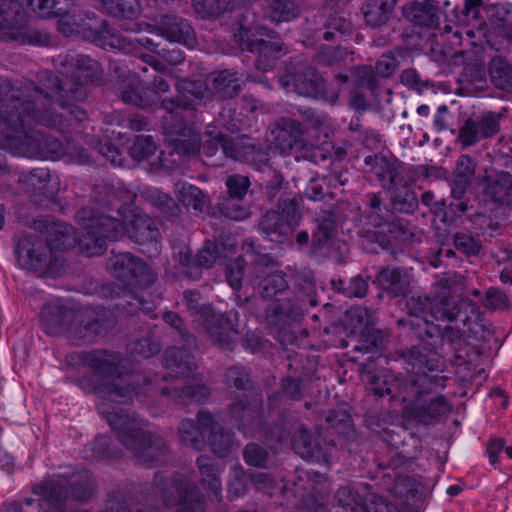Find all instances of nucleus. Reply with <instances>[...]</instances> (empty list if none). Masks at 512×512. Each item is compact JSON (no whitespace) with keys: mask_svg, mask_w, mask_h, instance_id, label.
Listing matches in <instances>:
<instances>
[{"mask_svg":"<svg viewBox=\"0 0 512 512\" xmlns=\"http://www.w3.org/2000/svg\"><path fill=\"white\" fill-rule=\"evenodd\" d=\"M73 319L67 340L74 346L96 343L107 334V321L93 311L76 310Z\"/></svg>","mask_w":512,"mask_h":512,"instance_id":"nucleus-18","label":"nucleus"},{"mask_svg":"<svg viewBox=\"0 0 512 512\" xmlns=\"http://www.w3.org/2000/svg\"><path fill=\"white\" fill-rule=\"evenodd\" d=\"M28 5L41 17H64L73 6V0H28Z\"/></svg>","mask_w":512,"mask_h":512,"instance_id":"nucleus-54","label":"nucleus"},{"mask_svg":"<svg viewBox=\"0 0 512 512\" xmlns=\"http://www.w3.org/2000/svg\"><path fill=\"white\" fill-rule=\"evenodd\" d=\"M266 13L273 22H289L299 16V9L290 0H265Z\"/></svg>","mask_w":512,"mask_h":512,"instance_id":"nucleus-53","label":"nucleus"},{"mask_svg":"<svg viewBox=\"0 0 512 512\" xmlns=\"http://www.w3.org/2000/svg\"><path fill=\"white\" fill-rule=\"evenodd\" d=\"M146 199L166 219L172 222L179 219L182 210L176 200L170 195L161 192L158 189H152L146 192Z\"/></svg>","mask_w":512,"mask_h":512,"instance_id":"nucleus-48","label":"nucleus"},{"mask_svg":"<svg viewBox=\"0 0 512 512\" xmlns=\"http://www.w3.org/2000/svg\"><path fill=\"white\" fill-rule=\"evenodd\" d=\"M162 396H168L176 403L189 404L201 402L210 396V389L201 383L178 386L172 384L160 389Z\"/></svg>","mask_w":512,"mask_h":512,"instance_id":"nucleus-40","label":"nucleus"},{"mask_svg":"<svg viewBox=\"0 0 512 512\" xmlns=\"http://www.w3.org/2000/svg\"><path fill=\"white\" fill-rule=\"evenodd\" d=\"M364 163L370 167V172L377 177L384 190H392L406 180L404 165L397 158L369 155L365 157Z\"/></svg>","mask_w":512,"mask_h":512,"instance_id":"nucleus-22","label":"nucleus"},{"mask_svg":"<svg viewBox=\"0 0 512 512\" xmlns=\"http://www.w3.org/2000/svg\"><path fill=\"white\" fill-rule=\"evenodd\" d=\"M219 213L232 220H244L249 217L250 210L245 199H234L229 195H222L217 203Z\"/></svg>","mask_w":512,"mask_h":512,"instance_id":"nucleus-56","label":"nucleus"},{"mask_svg":"<svg viewBox=\"0 0 512 512\" xmlns=\"http://www.w3.org/2000/svg\"><path fill=\"white\" fill-rule=\"evenodd\" d=\"M453 244L459 252L467 257L477 256L482 248L479 238L465 232L455 233L453 235Z\"/></svg>","mask_w":512,"mask_h":512,"instance_id":"nucleus-62","label":"nucleus"},{"mask_svg":"<svg viewBox=\"0 0 512 512\" xmlns=\"http://www.w3.org/2000/svg\"><path fill=\"white\" fill-rule=\"evenodd\" d=\"M110 293L112 298H121L122 301L116 306L122 309L124 312L130 315H135L139 312H143L150 318H155L153 303L145 300L139 294L121 287L119 285H112L110 287Z\"/></svg>","mask_w":512,"mask_h":512,"instance_id":"nucleus-36","label":"nucleus"},{"mask_svg":"<svg viewBox=\"0 0 512 512\" xmlns=\"http://www.w3.org/2000/svg\"><path fill=\"white\" fill-rule=\"evenodd\" d=\"M0 40L20 45L44 46L49 35L30 27L24 21L14 0H0Z\"/></svg>","mask_w":512,"mask_h":512,"instance_id":"nucleus-11","label":"nucleus"},{"mask_svg":"<svg viewBox=\"0 0 512 512\" xmlns=\"http://www.w3.org/2000/svg\"><path fill=\"white\" fill-rule=\"evenodd\" d=\"M120 97L124 103L141 108L151 106L158 99L157 92L153 87L141 81L125 85L120 93Z\"/></svg>","mask_w":512,"mask_h":512,"instance_id":"nucleus-43","label":"nucleus"},{"mask_svg":"<svg viewBox=\"0 0 512 512\" xmlns=\"http://www.w3.org/2000/svg\"><path fill=\"white\" fill-rule=\"evenodd\" d=\"M394 5L393 0H366L362 7L365 23L372 28L386 24L393 12Z\"/></svg>","mask_w":512,"mask_h":512,"instance_id":"nucleus-44","label":"nucleus"},{"mask_svg":"<svg viewBox=\"0 0 512 512\" xmlns=\"http://www.w3.org/2000/svg\"><path fill=\"white\" fill-rule=\"evenodd\" d=\"M179 201L187 208L193 209L195 213L203 212L207 197L204 192L197 186L188 183H178Z\"/></svg>","mask_w":512,"mask_h":512,"instance_id":"nucleus-55","label":"nucleus"},{"mask_svg":"<svg viewBox=\"0 0 512 512\" xmlns=\"http://www.w3.org/2000/svg\"><path fill=\"white\" fill-rule=\"evenodd\" d=\"M402 356L413 371V374L406 379H411L413 376L420 373L434 375L440 372V357L436 353H424L420 346L410 347L403 352Z\"/></svg>","mask_w":512,"mask_h":512,"instance_id":"nucleus-38","label":"nucleus"},{"mask_svg":"<svg viewBox=\"0 0 512 512\" xmlns=\"http://www.w3.org/2000/svg\"><path fill=\"white\" fill-rule=\"evenodd\" d=\"M163 366L172 378L189 377L196 369L194 356L186 348L170 347L163 355Z\"/></svg>","mask_w":512,"mask_h":512,"instance_id":"nucleus-33","label":"nucleus"},{"mask_svg":"<svg viewBox=\"0 0 512 512\" xmlns=\"http://www.w3.org/2000/svg\"><path fill=\"white\" fill-rule=\"evenodd\" d=\"M258 228L264 238L271 242L284 244L292 241L293 233L290 226L278 211H267L260 218Z\"/></svg>","mask_w":512,"mask_h":512,"instance_id":"nucleus-34","label":"nucleus"},{"mask_svg":"<svg viewBox=\"0 0 512 512\" xmlns=\"http://www.w3.org/2000/svg\"><path fill=\"white\" fill-rule=\"evenodd\" d=\"M483 192L489 201L512 208V174L504 172L488 178Z\"/></svg>","mask_w":512,"mask_h":512,"instance_id":"nucleus-39","label":"nucleus"},{"mask_svg":"<svg viewBox=\"0 0 512 512\" xmlns=\"http://www.w3.org/2000/svg\"><path fill=\"white\" fill-rule=\"evenodd\" d=\"M375 283L392 297L406 296L410 287V275L401 267H382L376 274Z\"/></svg>","mask_w":512,"mask_h":512,"instance_id":"nucleus-32","label":"nucleus"},{"mask_svg":"<svg viewBox=\"0 0 512 512\" xmlns=\"http://www.w3.org/2000/svg\"><path fill=\"white\" fill-rule=\"evenodd\" d=\"M61 109L51 100V95L34 83L14 87L9 82L0 85V120L10 130L18 133L5 138L4 146L14 155L29 158L63 159V142L58 138L34 129L35 124L56 128L62 132L66 127L44 124L38 115L60 113Z\"/></svg>","mask_w":512,"mask_h":512,"instance_id":"nucleus-1","label":"nucleus"},{"mask_svg":"<svg viewBox=\"0 0 512 512\" xmlns=\"http://www.w3.org/2000/svg\"><path fill=\"white\" fill-rule=\"evenodd\" d=\"M446 381V376L425 373L399 381L398 397L403 402H409L403 411L406 419L421 425H431L439 422L445 414L449 413L452 406L444 396H436L430 400L424 399V396L443 389Z\"/></svg>","mask_w":512,"mask_h":512,"instance_id":"nucleus-6","label":"nucleus"},{"mask_svg":"<svg viewBox=\"0 0 512 512\" xmlns=\"http://www.w3.org/2000/svg\"><path fill=\"white\" fill-rule=\"evenodd\" d=\"M103 8L113 17L132 19L140 11L138 0H102Z\"/></svg>","mask_w":512,"mask_h":512,"instance_id":"nucleus-57","label":"nucleus"},{"mask_svg":"<svg viewBox=\"0 0 512 512\" xmlns=\"http://www.w3.org/2000/svg\"><path fill=\"white\" fill-rule=\"evenodd\" d=\"M257 33L272 40L252 39L242 43L243 49L257 53L256 67L261 71L271 70L281 55L287 52L284 43L278 38L277 33L267 27L258 28Z\"/></svg>","mask_w":512,"mask_h":512,"instance_id":"nucleus-20","label":"nucleus"},{"mask_svg":"<svg viewBox=\"0 0 512 512\" xmlns=\"http://www.w3.org/2000/svg\"><path fill=\"white\" fill-rule=\"evenodd\" d=\"M32 492L47 503L53 512H65L68 497L85 502L95 492V479L87 470H80L73 473L69 478L45 480L36 484Z\"/></svg>","mask_w":512,"mask_h":512,"instance_id":"nucleus-9","label":"nucleus"},{"mask_svg":"<svg viewBox=\"0 0 512 512\" xmlns=\"http://www.w3.org/2000/svg\"><path fill=\"white\" fill-rule=\"evenodd\" d=\"M323 39L325 41H335L337 37L351 34L353 24L350 15L344 11L331 13L323 26Z\"/></svg>","mask_w":512,"mask_h":512,"instance_id":"nucleus-47","label":"nucleus"},{"mask_svg":"<svg viewBox=\"0 0 512 512\" xmlns=\"http://www.w3.org/2000/svg\"><path fill=\"white\" fill-rule=\"evenodd\" d=\"M157 31L167 40L189 48L197 44L195 31L189 21L175 14L162 15L157 24Z\"/></svg>","mask_w":512,"mask_h":512,"instance_id":"nucleus-24","label":"nucleus"},{"mask_svg":"<svg viewBox=\"0 0 512 512\" xmlns=\"http://www.w3.org/2000/svg\"><path fill=\"white\" fill-rule=\"evenodd\" d=\"M381 437L388 445L400 453L406 452L407 438L413 439V435L405 427L395 424L390 425V428H386L385 433Z\"/></svg>","mask_w":512,"mask_h":512,"instance_id":"nucleus-63","label":"nucleus"},{"mask_svg":"<svg viewBox=\"0 0 512 512\" xmlns=\"http://www.w3.org/2000/svg\"><path fill=\"white\" fill-rule=\"evenodd\" d=\"M161 108L165 110L162 120L163 129L178 154L189 156L201 149L204 155L213 156L221 148L216 139L222 133L217 132L215 127L207 130L206 133L210 139L200 145L199 134L185 120V114L193 111L189 101L180 97L165 98L161 102Z\"/></svg>","mask_w":512,"mask_h":512,"instance_id":"nucleus-7","label":"nucleus"},{"mask_svg":"<svg viewBox=\"0 0 512 512\" xmlns=\"http://www.w3.org/2000/svg\"><path fill=\"white\" fill-rule=\"evenodd\" d=\"M78 362L88 367L103 380L94 391L103 400L126 404L142 394L157 391L154 381L140 373H123V356L108 349H94L77 354Z\"/></svg>","mask_w":512,"mask_h":512,"instance_id":"nucleus-3","label":"nucleus"},{"mask_svg":"<svg viewBox=\"0 0 512 512\" xmlns=\"http://www.w3.org/2000/svg\"><path fill=\"white\" fill-rule=\"evenodd\" d=\"M87 32L88 38L103 49L123 52H130L132 49V41L116 29L110 28L106 20H101L95 27L87 28Z\"/></svg>","mask_w":512,"mask_h":512,"instance_id":"nucleus-30","label":"nucleus"},{"mask_svg":"<svg viewBox=\"0 0 512 512\" xmlns=\"http://www.w3.org/2000/svg\"><path fill=\"white\" fill-rule=\"evenodd\" d=\"M370 488L367 483L343 486L337 490L335 499L348 512H388L387 505L376 502V495Z\"/></svg>","mask_w":512,"mask_h":512,"instance_id":"nucleus-19","label":"nucleus"},{"mask_svg":"<svg viewBox=\"0 0 512 512\" xmlns=\"http://www.w3.org/2000/svg\"><path fill=\"white\" fill-rule=\"evenodd\" d=\"M261 404L260 394H247L230 405L231 417L240 431L255 432L254 426L261 423Z\"/></svg>","mask_w":512,"mask_h":512,"instance_id":"nucleus-23","label":"nucleus"},{"mask_svg":"<svg viewBox=\"0 0 512 512\" xmlns=\"http://www.w3.org/2000/svg\"><path fill=\"white\" fill-rule=\"evenodd\" d=\"M443 301L426 295H412L406 300L405 309L409 316L416 318L414 321H422L427 316L440 320L445 315Z\"/></svg>","mask_w":512,"mask_h":512,"instance_id":"nucleus-35","label":"nucleus"},{"mask_svg":"<svg viewBox=\"0 0 512 512\" xmlns=\"http://www.w3.org/2000/svg\"><path fill=\"white\" fill-rule=\"evenodd\" d=\"M77 223L86 231L85 246L93 254H99L106 249V241H116L124 235L125 226L114 217L83 207L76 212Z\"/></svg>","mask_w":512,"mask_h":512,"instance_id":"nucleus-10","label":"nucleus"},{"mask_svg":"<svg viewBox=\"0 0 512 512\" xmlns=\"http://www.w3.org/2000/svg\"><path fill=\"white\" fill-rule=\"evenodd\" d=\"M272 257L260 258L253 268L251 282L263 299H276L283 295L289 288L287 275L284 271L274 268Z\"/></svg>","mask_w":512,"mask_h":512,"instance_id":"nucleus-14","label":"nucleus"},{"mask_svg":"<svg viewBox=\"0 0 512 512\" xmlns=\"http://www.w3.org/2000/svg\"><path fill=\"white\" fill-rule=\"evenodd\" d=\"M200 473V481L214 494L215 498L222 499V483L217 461L209 455H200L196 460Z\"/></svg>","mask_w":512,"mask_h":512,"instance_id":"nucleus-42","label":"nucleus"},{"mask_svg":"<svg viewBox=\"0 0 512 512\" xmlns=\"http://www.w3.org/2000/svg\"><path fill=\"white\" fill-rule=\"evenodd\" d=\"M314 278L310 273L297 275L295 298H285L270 305L266 312L267 325L282 346L294 345L307 306H316Z\"/></svg>","mask_w":512,"mask_h":512,"instance_id":"nucleus-5","label":"nucleus"},{"mask_svg":"<svg viewBox=\"0 0 512 512\" xmlns=\"http://www.w3.org/2000/svg\"><path fill=\"white\" fill-rule=\"evenodd\" d=\"M212 85L216 95L221 99H233L242 90L237 73L228 70L218 72L213 79Z\"/></svg>","mask_w":512,"mask_h":512,"instance_id":"nucleus-52","label":"nucleus"},{"mask_svg":"<svg viewBox=\"0 0 512 512\" xmlns=\"http://www.w3.org/2000/svg\"><path fill=\"white\" fill-rule=\"evenodd\" d=\"M54 239L46 240L37 234H21L15 240V256L25 268L38 271L50 268L52 248L65 250L72 245V227L56 223L52 227Z\"/></svg>","mask_w":512,"mask_h":512,"instance_id":"nucleus-8","label":"nucleus"},{"mask_svg":"<svg viewBox=\"0 0 512 512\" xmlns=\"http://www.w3.org/2000/svg\"><path fill=\"white\" fill-rule=\"evenodd\" d=\"M410 329L413 331L415 336L431 350H438L443 348L442 327L434 324L428 319L422 321H407Z\"/></svg>","mask_w":512,"mask_h":512,"instance_id":"nucleus-45","label":"nucleus"},{"mask_svg":"<svg viewBox=\"0 0 512 512\" xmlns=\"http://www.w3.org/2000/svg\"><path fill=\"white\" fill-rule=\"evenodd\" d=\"M383 212L386 210L366 211L364 218L368 226L375 228V231L367 230L372 234V241L377 242L383 248H387L392 240L397 238L398 232H404V226L400 220L387 221Z\"/></svg>","mask_w":512,"mask_h":512,"instance_id":"nucleus-28","label":"nucleus"},{"mask_svg":"<svg viewBox=\"0 0 512 512\" xmlns=\"http://www.w3.org/2000/svg\"><path fill=\"white\" fill-rule=\"evenodd\" d=\"M198 420L203 428H209L206 442H208L211 451L218 457H226L232 449L234 434L225 430L209 411L200 410Z\"/></svg>","mask_w":512,"mask_h":512,"instance_id":"nucleus-26","label":"nucleus"},{"mask_svg":"<svg viewBox=\"0 0 512 512\" xmlns=\"http://www.w3.org/2000/svg\"><path fill=\"white\" fill-rule=\"evenodd\" d=\"M278 209V212L283 216L284 221L289 224L293 233L302 219L298 200L296 198L282 199L278 204Z\"/></svg>","mask_w":512,"mask_h":512,"instance_id":"nucleus-60","label":"nucleus"},{"mask_svg":"<svg viewBox=\"0 0 512 512\" xmlns=\"http://www.w3.org/2000/svg\"><path fill=\"white\" fill-rule=\"evenodd\" d=\"M278 132L275 145L282 154H290L293 150L303 148L305 129L300 120L291 117H282L278 120Z\"/></svg>","mask_w":512,"mask_h":512,"instance_id":"nucleus-29","label":"nucleus"},{"mask_svg":"<svg viewBox=\"0 0 512 512\" xmlns=\"http://www.w3.org/2000/svg\"><path fill=\"white\" fill-rule=\"evenodd\" d=\"M182 442L197 451L206 447V434L209 428H203L199 420L195 423L191 419H183L178 427Z\"/></svg>","mask_w":512,"mask_h":512,"instance_id":"nucleus-46","label":"nucleus"},{"mask_svg":"<svg viewBox=\"0 0 512 512\" xmlns=\"http://www.w3.org/2000/svg\"><path fill=\"white\" fill-rule=\"evenodd\" d=\"M293 450L308 461L328 465L334 444L326 441L320 433H312L305 427H298L292 437Z\"/></svg>","mask_w":512,"mask_h":512,"instance_id":"nucleus-17","label":"nucleus"},{"mask_svg":"<svg viewBox=\"0 0 512 512\" xmlns=\"http://www.w3.org/2000/svg\"><path fill=\"white\" fill-rule=\"evenodd\" d=\"M224 383L227 388H234L236 391L247 394H258L254 390V384L249 371L240 365H233L226 369Z\"/></svg>","mask_w":512,"mask_h":512,"instance_id":"nucleus-50","label":"nucleus"},{"mask_svg":"<svg viewBox=\"0 0 512 512\" xmlns=\"http://www.w3.org/2000/svg\"><path fill=\"white\" fill-rule=\"evenodd\" d=\"M391 191V205L399 213L410 214L418 207V198L416 193L409 187L404 180L400 185H396Z\"/></svg>","mask_w":512,"mask_h":512,"instance_id":"nucleus-49","label":"nucleus"},{"mask_svg":"<svg viewBox=\"0 0 512 512\" xmlns=\"http://www.w3.org/2000/svg\"><path fill=\"white\" fill-rule=\"evenodd\" d=\"M76 309L70 302L62 299L45 304L40 312L42 330L50 336L68 337L75 317Z\"/></svg>","mask_w":512,"mask_h":512,"instance_id":"nucleus-21","label":"nucleus"},{"mask_svg":"<svg viewBox=\"0 0 512 512\" xmlns=\"http://www.w3.org/2000/svg\"><path fill=\"white\" fill-rule=\"evenodd\" d=\"M97 410L139 464L156 467L169 462L171 452L167 441L146 430V422L136 413L122 407H108L104 401L97 405Z\"/></svg>","mask_w":512,"mask_h":512,"instance_id":"nucleus-4","label":"nucleus"},{"mask_svg":"<svg viewBox=\"0 0 512 512\" xmlns=\"http://www.w3.org/2000/svg\"><path fill=\"white\" fill-rule=\"evenodd\" d=\"M484 18L479 25L495 36L507 38L510 35V11L502 4L487 5L483 9Z\"/></svg>","mask_w":512,"mask_h":512,"instance_id":"nucleus-37","label":"nucleus"},{"mask_svg":"<svg viewBox=\"0 0 512 512\" xmlns=\"http://www.w3.org/2000/svg\"><path fill=\"white\" fill-rule=\"evenodd\" d=\"M92 456L97 460H113L120 458L122 451L117 448L110 437L99 435L89 444Z\"/></svg>","mask_w":512,"mask_h":512,"instance_id":"nucleus-58","label":"nucleus"},{"mask_svg":"<svg viewBox=\"0 0 512 512\" xmlns=\"http://www.w3.org/2000/svg\"><path fill=\"white\" fill-rule=\"evenodd\" d=\"M107 269L113 277L138 288H148L156 280L150 267L129 252L113 254L107 261Z\"/></svg>","mask_w":512,"mask_h":512,"instance_id":"nucleus-12","label":"nucleus"},{"mask_svg":"<svg viewBox=\"0 0 512 512\" xmlns=\"http://www.w3.org/2000/svg\"><path fill=\"white\" fill-rule=\"evenodd\" d=\"M402 14L415 27L436 29L440 23V9L436 0L407 3L403 6Z\"/></svg>","mask_w":512,"mask_h":512,"instance_id":"nucleus-27","label":"nucleus"},{"mask_svg":"<svg viewBox=\"0 0 512 512\" xmlns=\"http://www.w3.org/2000/svg\"><path fill=\"white\" fill-rule=\"evenodd\" d=\"M489 75L492 84L503 91L512 92V66L503 57L497 56L489 62Z\"/></svg>","mask_w":512,"mask_h":512,"instance_id":"nucleus-51","label":"nucleus"},{"mask_svg":"<svg viewBox=\"0 0 512 512\" xmlns=\"http://www.w3.org/2000/svg\"><path fill=\"white\" fill-rule=\"evenodd\" d=\"M138 245H149L158 251L161 238L158 226L153 218L142 212H135L133 218L125 226L124 233Z\"/></svg>","mask_w":512,"mask_h":512,"instance_id":"nucleus-25","label":"nucleus"},{"mask_svg":"<svg viewBox=\"0 0 512 512\" xmlns=\"http://www.w3.org/2000/svg\"><path fill=\"white\" fill-rule=\"evenodd\" d=\"M316 229L312 234L314 249L327 245L337 234L338 215L333 210L320 212L316 219Z\"/></svg>","mask_w":512,"mask_h":512,"instance_id":"nucleus-41","label":"nucleus"},{"mask_svg":"<svg viewBox=\"0 0 512 512\" xmlns=\"http://www.w3.org/2000/svg\"><path fill=\"white\" fill-rule=\"evenodd\" d=\"M162 319L173 328L187 347H196V338L185 327L182 317L174 311H165Z\"/></svg>","mask_w":512,"mask_h":512,"instance_id":"nucleus-61","label":"nucleus"},{"mask_svg":"<svg viewBox=\"0 0 512 512\" xmlns=\"http://www.w3.org/2000/svg\"><path fill=\"white\" fill-rule=\"evenodd\" d=\"M359 342L360 344L353 348L355 352L375 353L383 346L384 335L380 330H366Z\"/></svg>","mask_w":512,"mask_h":512,"instance_id":"nucleus-64","label":"nucleus"},{"mask_svg":"<svg viewBox=\"0 0 512 512\" xmlns=\"http://www.w3.org/2000/svg\"><path fill=\"white\" fill-rule=\"evenodd\" d=\"M204 316L198 321L209 339L223 350L232 351L235 347L233 335L239 334L238 311L216 312L206 308Z\"/></svg>","mask_w":512,"mask_h":512,"instance_id":"nucleus-13","label":"nucleus"},{"mask_svg":"<svg viewBox=\"0 0 512 512\" xmlns=\"http://www.w3.org/2000/svg\"><path fill=\"white\" fill-rule=\"evenodd\" d=\"M391 420L390 412L382 409H369L365 414L366 426L381 436L385 433L386 428H390V425L394 424Z\"/></svg>","mask_w":512,"mask_h":512,"instance_id":"nucleus-59","label":"nucleus"},{"mask_svg":"<svg viewBox=\"0 0 512 512\" xmlns=\"http://www.w3.org/2000/svg\"><path fill=\"white\" fill-rule=\"evenodd\" d=\"M500 130V115L486 111L465 120L459 128L457 141L462 148L476 145L482 140L494 137Z\"/></svg>","mask_w":512,"mask_h":512,"instance_id":"nucleus-16","label":"nucleus"},{"mask_svg":"<svg viewBox=\"0 0 512 512\" xmlns=\"http://www.w3.org/2000/svg\"><path fill=\"white\" fill-rule=\"evenodd\" d=\"M52 64L63 79L52 76L50 83L53 100L61 109L53 115L47 113L38 115L40 122L58 127H66L69 122H83L88 118L87 112L78 103L86 100L90 85H98L103 78V68L100 63L84 54L64 52L52 57Z\"/></svg>","mask_w":512,"mask_h":512,"instance_id":"nucleus-2","label":"nucleus"},{"mask_svg":"<svg viewBox=\"0 0 512 512\" xmlns=\"http://www.w3.org/2000/svg\"><path fill=\"white\" fill-rule=\"evenodd\" d=\"M279 84L287 92L314 99L325 96V81L319 72L307 64H298L279 78Z\"/></svg>","mask_w":512,"mask_h":512,"instance_id":"nucleus-15","label":"nucleus"},{"mask_svg":"<svg viewBox=\"0 0 512 512\" xmlns=\"http://www.w3.org/2000/svg\"><path fill=\"white\" fill-rule=\"evenodd\" d=\"M216 140L224 155L236 161L251 163L257 155L261 154V149L256 147L252 139L247 136L228 137L219 134Z\"/></svg>","mask_w":512,"mask_h":512,"instance_id":"nucleus-31","label":"nucleus"}]
</instances>
